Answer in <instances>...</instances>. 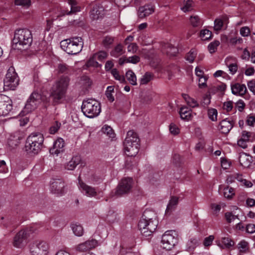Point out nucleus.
<instances>
[{
    "mask_svg": "<svg viewBox=\"0 0 255 255\" xmlns=\"http://www.w3.org/2000/svg\"><path fill=\"white\" fill-rule=\"evenodd\" d=\"M19 137H15L14 135H11L8 139L7 148L10 150L15 148L19 143Z\"/></svg>",
    "mask_w": 255,
    "mask_h": 255,
    "instance_id": "30",
    "label": "nucleus"
},
{
    "mask_svg": "<svg viewBox=\"0 0 255 255\" xmlns=\"http://www.w3.org/2000/svg\"><path fill=\"white\" fill-rule=\"evenodd\" d=\"M115 3L119 7H125L128 6L132 0H114Z\"/></svg>",
    "mask_w": 255,
    "mask_h": 255,
    "instance_id": "54",
    "label": "nucleus"
},
{
    "mask_svg": "<svg viewBox=\"0 0 255 255\" xmlns=\"http://www.w3.org/2000/svg\"><path fill=\"white\" fill-rule=\"evenodd\" d=\"M81 161V159L80 156H74L72 158L71 160L66 164L65 167L67 170H73L80 164Z\"/></svg>",
    "mask_w": 255,
    "mask_h": 255,
    "instance_id": "26",
    "label": "nucleus"
},
{
    "mask_svg": "<svg viewBox=\"0 0 255 255\" xmlns=\"http://www.w3.org/2000/svg\"><path fill=\"white\" fill-rule=\"evenodd\" d=\"M15 4L17 5L28 7L31 4L30 0H15Z\"/></svg>",
    "mask_w": 255,
    "mask_h": 255,
    "instance_id": "58",
    "label": "nucleus"
},
{
    "mask_svg": "<svg viewBox=\"0 0 255 255\" xmlns=\"http://www.w3.org/2000/svg\"><path fill=\"white\" fill-rule=\"evenodd\" d=\"M82 112H101L100 104L92 99L83 101L81 106Z\"/></svg>",
    "mask_w": 255,
    "mask_h": 255,
    "instance_id": "11",
    "label": "nucleus"
},
{
    "mask_svg": "<svg viewBox=\"0 0 255 255\" xmlns=\"http://www.w3.org/2000/svg\"><path fill=\"white\" fill-rule=\"evenodd\" d=\"M83 42L80 37H73L62 40L61 47L68 54L76 55L82 49Z\"/></svg>",
    "mask_w": 255,
    "mask_h": 255,
    "instance_id": "6",
    "label": "nucleus"
},
{
    "mask_svg": "<svg viewBox=\"0 0 255 255\" xmlns=\"http://www.w3.org/2000/svg\"><path fill=\"white\" fill-rule=\"evenodd\" d=\"M225 62L229 68V73L232 75H234L238 69L236 59L232 57H228L225 59Z\"/></svg>",
    "mask_w": 255,
    "mask_h": 255,
    "instance_id": "18",
    "label": "nucleus"
},
{
    "mask_svg": "<svg viewBox=\"0 0 255 255\" xmlns=\"http://www.w3.org/2000/svg\"><path fill=\"white\" fill-rule=\"evenodd\" d=\"M101 131L110 138L115 137V134L110 126L104 125L101 129Z\"/></svg>",
    "mask_w": 255,
    "mask_h": 255,
    "instance_id": "42",
    "label": "nucleus"
},
{
    "mask_svg": "<svg viewBox=\"0 0 255 255\" xmlns=\"http://www.w3.org/2000/svg\"><path fill=\"white\" fill-rule=\"evenodd\" d=\"M0 110L2 112H10L12 109V102L8 97L0 95Z\"/></svg>",
    "mask_w": 255,
    "mask_h": 255,
    "instance_id": "20",
    "label": "nucleus"
},
{
    "mask_svg": "<svg viewBox=\"0 0 255 255\" xmlns=\"http://www.w3.org/2000/svg\"><path fill=\"white\" fill-rule=\"evenodd\" d=\"M232 93L234 95H244L247 91L246 87L245 85L239 83L235 84L231 88Z\"/></svg>",
    "mask_w": 255,
    "mask_h": 255,
    "instance_id": "28",
    "label": "nucleus"
},
{
    "mask_svg": "<svg viewBox=\"0 0 255 255\" xmlns=\"http://www.w3.org/2000/svg\"><path fill=\"white\" fill-rule=\"evenodd\" d=\"M199 245L198 240L196 238H192L187 243L186 250L189 252H192Z\"/></svg>",
    "mask_w": 255,
    "mask_h": 255,
    "instance_id": "37",
    "label": "nucleus"
},
{
    "mask_svg": "<svg viewBox=\"0 0 255 255\" xmlns=\"http://www.w3.org/2000/svg\"><path fill=\"white\" fill-rule=\"evenodd\" d=\"M79 87L87 90L92 84L90 78L87 76H82L78 83Z\"/></svg>",
    "mask_w": 255,
    "mask_h": 255,
    "instance_id": "31",
    "label": "nucleus"
},
{
    "mask_svg": "<svg viewBox=\"0 0 255 255\" xmlns=\"http://www.w3.org/2000/svg\"><path fill=\"white\" fill-rule=\"evenodd\" d=\"M190 22L194 27H198L202 25L200 19L197 15L191 16L190 18Z\"/></svg>",
    "mask_w": 255,
    "mask_h": 255,
    "instance_id": "49",
    "label": "nucleus"
},
{
    "mask_svg": "<svg viewBox=\"0 0 255 255\" xmlns=\"http://www.w3.org/2000/svg\"><path fill=\"white\" fill-rule=\"evenodd\" d=\"M181 119L185 121H189L192 119L195 113H179Z\"/></svg>",
    "mask_w": 255,
    "mask_h": 255,
    "instance_id": "51",
    "label": "nucleus"
},
{
    "mask_svg": "<svg viewBox=\"0 0 255 255\" xmlns=\"http://www.w3.org/2000/svg\"><path fill=\"white\" fill-rule=\"evenodd\" d=\"M182 96L188 106L191 108H195L198 106L197 102L193 98L190 97L188 95L182 94Z\"/></svg>",
    "mask_w": 255,
    "mask_h": 255,
    "instance_id": "36",
    "label": "nucleus"
},
{
    "mask_svg": "<svg viewBox=\"0 0 255 255\" xmlns=\"http://www.w3.org/2000/svg\"><path fill=\"white\" fill-rule=\"evenodd\" d=\"M119 219L118 214L113 210H110L108 212L106 220L110 223H114Z\"/></svg>",
    "mask_w": 255,
    "mask_h": 255,
    "instance_id": "40",
    "label": "nucleus"
},
{
    "mask_svg": "<svg viewBox=\"0 0 255 255\" xmlns=\"http://www.w3.org/2000/svg\"><path fill=\"white\" fill-rule=\"evenodd\" d=\"M65 184L64 182L60 179H54L51 183L50 189L51 192L58 195H62L65 192Z\"/></svg>",
    "mask_w": 255,
    "mask_h": 255,
    "instance_id": "12",
    "label": "nucleus"
},
{
    "mask_svg": "<svg viewBox=\"0 0 255 255\" xmlns=\"http://www.w3.org/2000/svg\"><path fill=\"white\" fill-rule=\"evenodd\" d=\"M19 79L13 67L7 70L3 81V88L5 91L14 90L18 86Z\"/></svg>",
    "mask_w": 255,
    "mask_h": 255,
    "instance_id": "7",
    "label": "nucleus"
},
{
    "mask_svg": "<svg viewBox=\"0 0 255 255\" xmlns=\"http://www.w3.org/2000/svg\"><path fill=\"white\" fill-rule=\"evenodd\" d=\"M104 15V9L102 6H94L90 12V17L93 20H97Z\"/></svg>",
    "mask_w": 255,
    "mask_h": 255,
    "instance_id": "22",
    "label": "nucleus"
},
{
    "mask_svg": "<svg viewBox=\"0 0 255 255\" xmlns=\"http://www.w3.org/2000/svg\"><path fill=\"white\" fill-rule=\"evenodd\" d=\"M227 18L224 17L222 18H217L214 21V29L219 31L222 29L224 24L227 23Z\"/></svg>",
    "mask_w": 255,
    "mask_h": 255,
    "instance_id": "35",
    "label": "nucleus"
},
{
    "mask_svg": "<svg viewBox=\"0 0 255 255\" xmlns=\"http://www.w3.org/2000/svg\"><path fill=\"white\" fill-rule=\"evenodd\" d=\"M154 11V7L150 4L140 6L138 10V16L140 18H143L152 14Z\"/></svg>",
    "mask_w": 255,
    "mask_h": 255,
    "instance_id": "17",
    "label": "nucleus"
},
{
    "mask_svg": "<svg viewBox=\"0 0 255 255\" xmlns=\"http://www.w3.org/2000/svg\"><path fill=\"white\" fill-rule=\"evenodd\" d=\"M36 227L34 226L27 227L19 231L13 237L12 244L16 248H22L26 246L28 239L31 235L35 233Z\"/></svg>",
    "mask_w": 255,
    "mask_h": 255,
    "instance_id": "5",
    "label": "nucleus"
},
{
    "mask_svg": "<svg viewBox=\"0 0 255 255\" xmlns=\"http://www.w3.org/2000/svg\"><path fill=\"white\" fill-rule=\"evenodd\" d=\"M250 29L247 26H244L241 28L240 30V34L243 37L249 36L250 33Z\"/></svg>",
    "mask_w": 255,
    "mask_h": 255,
    "instance_id": "63",
    "label": "nucleus"
},
{
    "mask_svg": "<svg viewBox=\"0 0 255 255\" xmlns=\"http://www.w3.org/2000/svg\"><path fill=\"white\" fill-rule=\"evenodd\" d=\"M48 249V244L45 242H39L30 248L33 255H46Z\"/></svg>",
    "mask_w": 255,
    "mask_h": 255,
    "instance_id": "13",
    "label": "nucleus"
},
{
    "mask_svg": "<svg viewBox=\"0 0 255 255\" xmlns=\"http://www.w3.org/2000/svg\"><path fill=\"white\" fill-rule=\"evenodd\" d=\"M193 4V1L191 0H184V6L181 8V10L184 12L190 10Z\"/></svg>",
    "mask_w": 255,
    "mask_h": 255,
    "instance_id": "52",
    "label": "nucleus"
},
{
    "mask_svg": "<svg viewBox=\"0 0 255 255\" xmlns=\"http://www.w3.org/2000/svg\"><path fill=\"white\" fill-rule=\"evenodd\" d=\"M124 53L123 46L121 44H119L111 51L110 55L112 57L118 58L123 54Z\"/></svg>",
    "mask_w": 255,
    "mask_h": 255,
    "instance_id": "33",
    "label": "nucleus"
},
{
    "mask_svg": "<svg viewBox=\"0 0 255 255\" xmlns=\"http://www.w3.org/2000/svg\"><path fill=\"white\" fill-rule=\"evenodd\" d=\"M179 198L176 196H171L167 205L165 215H170L174 211L178 204Z\"/></svg>",
    "mask_w": 255,
    "mask_h": 255,
    "instance_id": "19",
    "label": "nucleus"
},
{
    "mask_svg": "<svg viewBox=\"0 0 255 255\" xmlns=\"http://www.w3.org/2000/svg\"><path fill=\"white\" fill-rule=\"evenodd\" d=\"M223 194L225 198L231 199L235 195L234 189L232 187L227 186L223 189Z\"/></svg>",
    "mask_w": 255,
    "mask_h": 255,
    "instance_id": "44",
    "label": "nucleus"
},
{
    "mask_svg": "<svg viewBox=\"0 0 255 255\" xmlns=\"http://www.w3.org/2000/svg\"><path fill=\"white\" fill-rule=\"evenodd\" d=\"M177 243V235L174 231H167L162 237L161 243L164 249L170 250Z\"/></svg>",
    "mask_w": 255,
    "mask_h": 255,
    "instance_id": "9",
    "label": "nucleus"
},
{
    "mask_svg": "<svg viewBox=\"0 0 255 255\" xmlns=\"http://www.w3.org/2000/svg\"><path fill=\"white\" fill-rule=\"evenodd\" d=\"M70 81L69 77L62 76L54 83L51 90V97L55 103H58L64 97Z\"/></svg>",
    "mask_w": 255,
    "mask_h": 255,
    "instance_id": "2",
    "label": "nucleus"
},
{
    "mask_svg": "<svg viewBox=\"0 0 255 255\" xmlns=\"http://www.w3.org/2000/svg\"><path fill=\"white\" fill-rule=\"evenodd\" d=\"M220 44V41L218 40H215L211 42L208 46L209 52L211 54L215 53L216 51L217 47L219 46Z\"/></svg>",
    "mask_w": 255,
    "mask_h": 255,
    "instance_id": "48",
    "label": "nucleus"
},
{
    "mask_svg": "<svg viewBox=\"0 0 255 255\" xmlns=\"http://www.w3.org/2000/svg\"><path fill=\"white\" fill-rule=\"evenodd\" d=\"M111 73L114 78L116 80L119 81L121 83L126 82L125 77L124 76L120 75L117 69H113L111 70Z\"/></svg>",
    "mask_w": 255,
    "mask_h": 255,
    "instance_id": "45",
    "label": "nucleus"
},
{
    "mask_svg": "<svg viewBox=\"0 0 255 255\" xmlns=\"http://www.w3.org/2000/svg\"><path fill=\"white\" fill-rule=\"evenodd\" d=\"M235 109L239 112H242L245 107V104L242 100H239L237 103H234Z\"/></svg>",
    "mask_w": 255,
    "mask_h": 255,
    "instance_id": "64",
    "label": "nucleus"
},
{
    "mask_svg": "<svg viewBox=\"0 0 255 255\" xmlns=\"http://www.w3.org/2000/svg\"><path fill=\"white\" fill-rule=\"evenodd\" d=\"M214 240V236L213 235H210L208 237H206L204 239L203 241V245L205 247L210 246L213 241Z\"/></svg>",
    "mask_w": 255,
    "mask_h": 255,
    "instance_id": "60",
    "label": "nucleus"
},
{
    "mask_svg": "<svg viewBox=\"0 0 255 255\" xmlns=\"http://www.w3.org/2000/svg\"><path fill=\"white\" fill-rule=\"evenodd\" d=\"M132 186V179L131 178H125L119 183L117 187L111 193L112 196L120 197L128 193Z\"/></svg>",
    "mask_w": 255,
    "mask_h": 255,
    "instance_id": "8",
    "label": "nucleus"
},
{
    "mask_svg": "<svg viewBox=\"0 0 255 255\" xmlns=\"http://www.w3.org/2000/svg\"><path fill=\"white\" fill-rule=\"evenodd\" d=\"M252 157L245 153L240 154L239 157V162L240 164L244 167L247 168L250 166L252 162Z\"/></svg>",
    "mask_w": 255,
    "mask_h": 255,
    "instance_id": "29",
    "label": "nucleus"
},
{
    "mask_svg": "<svg viewBox=\"0 0 255 255\" xmlns=\"http://www.w3.org/2000/svg\"><path fill=\"white\" fill-rule=\"evenodd\" d=\"M233 127V124L231 121L225 119L220 123V130L222 133L226 134L230 131Z\"/></svg>",
    "mask_w": 255,
    "mask_h": 255,
    "instance_id": "27",
    "label": "nucleus"
},
{
    "mask_svg": "<svg viewBox=\"0 0 255 255\" xmlns=\"http://www.w3.org/2000/svg\"><path fill=\"white\" fill-rule=\"evenodd\" d=\"M152 74L146 72L140 79V83L141 85L146 84L152 79Z\"/></svg>",
    "mask_w": 255,
    "mask_h": 255,
    "instance_id": "46",
    "label": "nucleus"
},
{
    "mask_svg": "<svg viewBox=\"0 0 255 255\" xmlns=\"http://www.w3.org/2000/svg\"><path fill=\"white\" fill-rule=\"evenodd\" d=\"M33 37L31 32L28 29L15 30L13 39V47L19 50L26 49L31 45Z\"/></svg>",
    "mask_w": 255,
    "mask_h": 255,
    "instance_id": "1",
    "label": "nucleus"
},
{
    "mask_svg": "<svg viewBox=\"0 0 255 255\" xmlns=\"http://www.w3.org/2000/svg\"><path fill=\"white\" fill-rule=\"evenodd\" d=\"M97 245V241L95 239H91L77 245L76 250L80 252H87L95 248Z\"/></svg>",
    "mask_w": 255,
    "mask_h": 255,
    "instance_id": "14",
    "label": "nucleus"
},
{
    "mask_svg": "<svg viewBox=\"0 0 255 255\" xmlns=\"http://www.w3.org/2000/svg\"><path fill=\"white\" fill-rule=\"evenodd\" d=\"M197 51L194 49H191L187 54L186 59L190 63H193L197 55Z\"/></svg>",
    "mask_w": 255,
    "mask_h": 255,
    "instance_id": "50",
    "label": "nucleus"
},
{
    "mask_svg": "<svg viewBox=\"0 0 255 255\" xmlns=\"http://www.w3.org/2000/svg\"><path fill=\"white\" fill-rule=\"evenodd\" d=\"M57 71L59 73H67L69 71L68 67L66 64L60 63L58 65Z\"/></svg>",
    "mask_w": 255,
    "mask_h": 255,
    "instance_id": "56",
    "label": "nucleus"
},
{
    "mask_svg": "<svg viewBox=\"0 0 255 255\" xmlns=\"http://www.w3.org/2000/svg\"><path fill=\"white\" fill-rule=\"evenodd\" d=\"M79 188L83 193L88 197H96L98 195L96 189L79 181Z\"/></svg>",
    "mask_w": 255,
    "mask_h": 255,
    "instance_id": "15",
    "label": "nucleus"
},
{
    "mask_svg": "<svg viewBox=\"0 0 255 255\" xmlns=\"http://www.w3.org/2000/svg\"><path fill=\"white\" fill-rule=\"evenodd\" d=\"M212 32L207 29H202L200 31V37L202 40H208L211 38Z\"/></svg>",
    "mask_w": 255,
    "mask_h": 255,
    "instance_id": "43",
    "label": "nucleus"
},
{
    "mask_svg": "<svg viewBox=\"0 0 255 255\" xmlns=\"http://www.w3.org/2000/svg\"><path fill=\"white\" fill-rule=\"evenodd\" d=\"M44 141L43 135L39 132L32 133L27 138L25 149L27 153H37L41 148Z\"/></svg>",
    "mask_w": 255,
    "mask_h": 255,
    "instance_id": "4",
    "label": "nucleus"
},
{
    "mask_svg": "<svg viewBox=\"0 0 255 255\" xmlns=\"http://www.w3.org/2000/svg\"><path fill=\"white\" fill-rule=\"evenodd\" d=\"M234 106V103L232 101H229L225 102L224 103L223 108L224 110H226L227 112L231 111Z\"/></svg>",
    "mask_w": 255,
    "mask_h": 255,
    "instance_id": "61",
    "label": "nucleus"
},
{
    "mask_svg": "<svg viewBox=\"0 0 255 255\" xmlns=\"http://www.w3.org/2000/svg\"><path fill=\"white\" fill-rule=\"evenodd\" d=\"M169 131L171 134L176 135L179 133L180 129L175 124L171 123L169 125Z\"/></svg>",
    "mask_w": 255,
    "mask_h": 255,
    "instance_id": "57",
    "label": "nucleus"
},
{
    "mask_svg": "<svg viewBox=\"0 0 255 255\" xmlns=\"http://www.w3.org/2000/svg\"><path fill=\"white\" fill-rule=\"evenodd\" d=\"M217 243L218 246L223 249L230 248L234 245V242L228 237H222Z\"/></svg>",
    "mask_w": 255,
    "mask_h": 255,
    "instance_id": "25",
    "label": "nucleus"
},
{
    "mask_svg": "<svg viewBox=\"0 0 255 255\" xmlns=\"http://www.w3.org/2000/svg\"><path fill=\"white\" fill-rule=\"evenodd\" d=\"M208 79V77L206 76L199 78L198 81V86L200 88H204L207 87L206 82Z\"/></svg>",
    "mask_w": 255,
    "mask_h": 255,
    "instance_id": "59",
    "label": "nucleus"
},
{
    "mask_svg": "<svg viewBox=\"0 0 255 255\" xmlns=\"http://www.w3.org/2000/svg\"><path fill=\"white\" fill-rule=\"evenodd\" d=\"M114 41V38L110 36L105 37L103 40V44L105 47H108Z\"/></svg>",
    "mask_w": 255,
    "mask_h": 255,
    "instance_id": "55",
    "label": "nucleus"
},
{
    "mask_svg": "<svg viewBox=\"0 0 255 255\" xmlns=\"http://www.w3.org/2000/svg\"><path fill=\"white\" fill-rule=\"evenodd\" d=\"M148 219L145 214L143 215L142 218L141 219L138 223V228L141 234L145 236H149V232L147 230Z\"/></svg>",
    "mask_w": 255,
    "mask_h": 255,
    "instance_id": "24",
    "label": "nucleus"
},
{
    "mask_svg": "<svg viewBox=\"0 0 255 255\" xmlns=\"http://www.w3.org/2000/svg\"><path fill=\"white\" fill-rule=\"evenodd\" d=\"M108 56V53L104 51H101L98 53L94 54L93 56L90 59L88 64L95 66L98 64L96 61L97 60L102 61L105 59Z\"/></svg>",
    "mask_w": 255,
    "mask_h": 255,
    "instance_id": "21",
    "label": "nucleus"
},
{
    "mask_svg": "<svg viewBox=\"0 0 255 255\" xmlns=\"http://www.w3.org/2000/svg\"><path fill=\"white\" fill-rule=\"evenodd\" d=\"M139 138L133 130L127 132V137L124 142L125 153L128 156H135L139 151Z\"/></svg>",
    "mask_w": 255,
    "mask_h": 255,
    "instance_id": "3",
    "label": "nucleus"
},
{
    "mask_svg": "<svg viewBox=\"0 0 255 255\" xmlns=\"http://www.w3.org/2000/svg\"><path fill=\"white\" fill-rule=\"evenodd\" d=\"M67 2L71 6V10L70 11H63L61 12V13L58 14L57 16L65 14L69 15L72 13H75L80 10V7L77 6V2L75 0H68Z\"/></svg>",
    "mask_w": 255,
    "mask_h": 255,
    "instance_id": "23",
    "label": "nucleus"
},
{
    "mask_svg": "<svg viewBox=\"0 0 255 255\" xmlns=\"http://www.w3.org/2000/svg\"><path fill=\"white\" fill-rule=\"evenodd\" d=\"M157 226V222L152 219H148L147 230L149 232V236L154 232Z\"/></svg>",
    "mask_w": 255,
    "mask_h": 255,
    "instance_id": "39",
    "label": "nucleus"
},
{
    "mask_svg": "<svg viewBox=\"0 0 255 255\" xmlns=\"http://www.w3.org/2000/svg\"><path fill=\"white\" fill-rule=\"evenodd\" d=\"M71 228L74 235L77 237H81L84 234V229L82 226L78 223H72Z\"/></svg>",
    "mask_w": 255,
    "mask_h": 255,
    "instance_id": "32",
    "label": "nucleus"
},
{
    "mask_svg": "<svg viewBox=\"0 0 255 255\" xmlns=\"http://www.w3.org/2000/svg\"><path fill=\"white\" fill-rule=\"evenodd\" d=\"M237 248L240 252L245 253L249 250V243L245 240H242L238 243Z\"/></svg>",
    "mask_w": 255,
    "mask_h": 255,
    "instance_id": "41",
    "label": "nucleus"
},
{
    "mask_svg": "<svg viewBox=\"0 0 255 255\" xmlns=\"http://www.w3.org/2000/svg\"><path fill=\"white\" fill-rule=\"evenodd\" d=\"M41 96L36 92H33L27 100L24 107L25 112H32L36 109L41 103Z\"/></svg>",
    "mask_w": 255,
    "mask_h": 255,
    "instance_id": "10",
    "label": "nucleus"
},
{
    "mask_svg": "<svg viewBox=\"0 0 255 255\" xmlns=\"http://www.w3.org/2000/svg\"><path fill=\"white\" fill-rule=\"evenodd\" d=\"M65 150L64 140L62 138H57L54 142L53 146L50 149V152L52 154L58 155L60 153L63 152Z\"/></svg>",
    "mask_w": 255,
    "mask_h": 255,
    "instance_id": "16",
    "label": "nucleus"
},
{
    "mask_svg": "<svg viewBox=\"0 0 255 255\" xmlns=\"http://www.w3.org/2000/svg\"><path fill=\"white\" fill-rule=\"evenodd\" d=\"M61 124L58 122H55V124L49 128V132L51 134H54L59 129Z\"/></svg>",
    "mask_w": 255,
    "mask_h": 255,
    "instance_id": "62",
    "label": "nucleus"
},
{
    "mask_svg": "<svg viewBox=\"0 0 255 255\" xmlns=\"http://www.w3.org/2000/svg\"><path fill=\"white\" fill-rule=\"evenodd\" d=\"M241 138L244 141H253L255 140V133L243 130L242 132Z\"/></svg>",
    "mask_w": 255,
    "mask_h": 255,
    "instance_id": "38",
    "label": "nucleus"
},
{
    "mask_svg": "<svg viewBox=\"0 0 255 255\" xmlns=\"http://www.w3.org/2000/svg\"><path fill=\"white\" fill-rule=\"evenodd\" d=\"M18 118H19V121L20 122V126H25L29 122V117L27 116V114H23L21 116V114L18 115Z\"/></svg>",
    "mask_w": 255,
    "mask_h": 255,
    "instance_id": "53",
    "label": "nucleus"
},
{
    "mask_svg": "<svg viewBox=\"0 0 255 255\" xmlns=\"http://www.w3.org/2000/svg\"><path fill=\"white\" fill-rule=\"evenodd\" d=\"M114 87L112 86H108L106 91V96L109 101L113 102L115 100V98L113 95L114 92Z\"/></svg>",
    "mask_w": 255,
    "mask_h": 255,
    "instance_id": "47",
    "label": "nucleus"
},
{
    "mask_svg": "<svg viewBox=\"0 0 255 255\" xmlns=\"http://www.w3.org/2000/svg\"><path fill=\"white\" fill-rule=\"evenodd\" d=\"M126 77L131 85L133 86L137 85L136 76L132 70H129L126 72Z\"/></svg>",
    "mask_w": 255,
    "mask_h": 255,
    "instance_id": "34",
    "label": "nucleus"
}]
</instances>
